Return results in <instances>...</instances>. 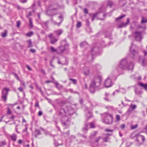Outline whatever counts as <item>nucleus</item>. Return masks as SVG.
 I'll list each match as a JSON object with an SVG mask.
<instances>
[{"label":"nucleus","instance_id":"e2e57ef3","mask_svg":"<svg viewBox=\"0 0 147 147\" xmlns=\"http://www.w3.org/2000/svg\"><path fill=\"white\" fill-rule=\"evenodd\" d=\"M104 99L106 100V101H109V99L107 97H105V98H104Z\"/></svg>","mask_w":147,"mask_h":147},{"label":"nucleus","instance_id":"864d4df0","mask_svg":"<svg viewBox=\"0 0 147 147\" xmlns=\"http://www.w3.org/2000/svg\"><path fill=\"white\" fill-rule=\"evenodd\" d=\"M84 12L86 13V14H87L88 13V9H86V8H85L84 9Z\"/></svg>","mask_w":147,"mask_h":147},{"label":"nucleus","instance_id":"2eb2a0df","mask_svg":"<svg viewBox=\"0 0 147 147\" xmlns=\"http://www.w3.org/2000/svg\"><path fill=\"white\" fill-rule=\"evenodd\" d=\"M59 18L61 19V20L60 23H57L55 22H54V23L55 25H57L58 26H59L63 20V16L62 15H61L59 17Z\"/></svg>","mask_w":147,"mask_h":147},{"label":"nucleus","instance_id":"4d7b16f0","mask_svg":"<svg viewBox=\"0 0 147 147\" xmlns=\"http://www.w3.org/2000/svg\"><path fill=\"white\" fill-rule=\"evenodd\" d=\"M109 139V137H105L104 139V140L105 141V142H107L108 140Z\"/></svg>","mask_w":147,"mask_h":147},{"label":"nucleus","instance_id":"bf43d9fd","mask_svg":"<svg viewBox=\"0 0 147 147\" xmlns=\"http://www.w3.org/2000/svg\"><path fill=\"white\" fill-rule=\"evenodd\" d=\"M18 90L20 92H22L23 91V89L21 87H20L18 88Z\"/></svg>","mask_w":147,"mask_h":147},{"label":"nucleus","instance_id":"e433bc0d","mask_svg":"<svg viewBox=\"0 0 147 147\" xmlns=\"http://www.w3.org/2000/svg\"><path fill=\"white\" fill-rule=\"evenodd\" d=\"M86 42H82L80 44V46L81 47H82L86 45Z\"/></svg>","mask_w":147,"mask_h":147},{"label":"nucleus","instance_id":"aec40b11","mask_svg":"<svg viewBox=\"0 0 147 147\" xmlns=\"http://www.w3.org/2000/svg\"><path fill=\"white\" fill-rule=\"evenodd\" d=\"M10 137L11 140L14 141H15L16 140L17 138V136L15 134H13L10 136Z\"/></svg>","mask_w":147,"mask_h":147},{"label":"nucleus","instance_id":"412c9836","mask_svg":"<svg viewBox=\"0 0 147 147\" xmlns=\"http://www.w3.org/2000/svg\"><path fill=\"white\" fill-rule=\"evenodd\" d=\"M135 94L137 95H139L142 94V92L141 90L138 88H136L135 90Z\"/></svg>","mask_w":147,"mask_h":147},{"label":"nucleus","instance_id":"8fccbe9b","mask_svg":"<svg viewBox=\"0 0 147 147\" xmlns=\"http://www.w3.org/2000/svg\"><path fill=\"white\" fill-rule=\"evenodd\" d=\"M139 136H141L142 138V139L143 142H144L145 141V138L143 136H141L140 135Z\"/></svg>","mask_w":147,"mask_h":147},{"label":"nucleus","instance_id":"c03bdc74","mask_svg":"<svg viewBox=\"0 0 147 147\" xmlns=\"http://www.w3.org/2000/svg\"><path fill=\"white\" fill-rule=\"evenodd\" d=\"M43 114L42 112L41 111H40L38 113V115L39 116H41Z\"/></svg>","mask_w":147,"mask_h":147},{"label":"nucleus","instance_id":"5701e85b","mask_svg":"<svg viewBox=\"0 0 147 147\" xmlns=\"http://www.w3.org/2000/svg\"><path fill=\"white\" fill-rule=\"evenodd\" d=\"M88 124L86 123H85V127H84L82 129V130L84 131V132H85L86 131H87L88 130Z\"/></svg>","mask_w":147,"mask_h":147},{"label":"nucleus","instance_id":"0eeeda50","mask_svg":"<svg viewBox=\"0 0 147 147\" xmlns=\"http://www.w3.org/2000/svg\"><path fill=\"white\" fill-rule=\"evenodd\" d=\"M113 83L110 78V77H108L105 82L104 85L105 87L106 88H109L111 87Z\"/></svg>","mask_w":147,"mask_h":147},{"label":"nucleus","instance_id":"603ef678","mask_svg":"<svg viewBox=\"0 0 147 147\" xmlns=\"http://www.w3.org/2000/svg\"><path fill=\"white\" fill-rule=\"evenodd\" d=\"M145 60L144 59H143L142 60V66L145 65V63H144Z\"/></svg>","mask_w":147,"mask_h":147},{"label":"nucleus","instance_id":"79ce46f5","mask_svg":"<svg viewBox=\"0 0 147 147\" xmlns=\"http://www.w3.org/2000/svg\"><path fill=\"white\" fill-rule=\"evenodd\" d=\"M11 114V111L9 108H7V114Z\"/></svg>","mask_w":147,"mask_h":147},{"label":"nucleus","instance_id":"1a4fd4ad","mask_svg":"<svg viewBox=\"0 0 147 147\" xmlns=\"http://www.w3.org/2000/svg\"><path fill=\"white\" fill-rule=\"evenodd\" d=\"M133 46V43H132L131 46L130 48V53L133 55V56H131L132 57L134 58V57H136L138 56V51H136L134 49H132V48Z\"/></svg>","mask_w":147,"mask_h":147},{"label":"nucleus","instance_id":"69168bd1","mask_svg":"<svg viewBox=\"0 0 147 147\" xmlns=\"http://www.w3.org/2000/svg\"><path fill=\"white\" fill-rule=\"evenodd\" d=\"M144 55L145 56H146L147 55V52L146 51H144Z\"/></svg>","mask_w":147,"mask_h":147},{"label":"nucleus","instance_id":"c9c22d12","mask_svg":"<svg viewBox=\"0 0 147 147\" xmlns=\"http://www.w3.org/2000/svg\"><path fill=\"white\" fill-rule=\"evenodd\" d=\"M125 16V15H122V16H120L119 17V18H117L116 19V21H117V20H118L119 19H120L123 18V17Z\"/></svg>","mask_w":147,"mask_h":147},{"label":"nucleus","instance_id":"f03ea898","mask_svg":"<svg viewBox=\"0 0 147 147\" xmlns=\"http://www.w3.org/2000/svg\"><path fill=\"white\" fill-rule=\"evenodd\" d=\"M119 66L121 69H126L132 71L134 68V64L132 62L128 63L126 59H124L120 62Z\"/></svg>","mask_w":147,"mask_h":147},{"label":"nucleus","instance_id":"dca6fc26","mask_svg":"<svg viewBox=\"0 0 147 147\" xmlns=\"http://www.w3.org/2000/svg\"><path fill=\"white\" fill-rule=\"evenodd\" d=\"M90 73L89 69L88 67L86 68L85 69L84 74L86 76H88Z\"/></svg>","mask_w":147,"mask_h":147},{"label":"nucleus","instance_id":"09e8293b","mask_svg":"<svg viewBox=\"0 0 147 147\" xmlns=\"http://www.w3.org/2000/svg\"><path fill=\"white\" fill-rule=\"evenodd\" d=\"M91 115H92L91 112H88V115L87 116V117L88 116L89 117H88V118L89 119L91 117Z\"/></svg>","mask_w":147,"mask_h":147},{"label":"nucleus","instance_id":"774afa93","mask_svg":"<svg viewBox=\"0 0 147 147\" xmlns=\"http://www.w3.org/2000/svg\"><path fill=\"white\" fill-rule=\"evenodd\" d=\"M105 97H107L109 95V94L107 93H105Z\"/></svg>","mask_w":147,"mask_h":147},{"label":"nucleus","instance_id":"6ab92c4d","mask_svg":"<svg viewBox=\"0 0 147 147\" xmlns=\"http://www.w3.org/2000/svg\"><path fill=\"white\" fill-rule=\"evenodd\" d=\"M63 32V30L60 29L57 30H56L55 31V33L58 36H59Z\"/></svg>","mask_w":147,"mask_h":147},{"label":"nucleus","instance_id":"ddd939ff","mask_svg":"<svg viewBox=\"0 0 147 147\" xmlns=\"http://www.w3.org/2000/svg\"><path fill=\"white\" fill-rule=\"evenodd\" d=\"M15 75L17 78V80L20 81L21 85L22 86H23L24 88H25L26 87L23 81L22 80H20L16 74H15Z\"/></svg>","mask_w":147,"mask_h":147},{"label":"nucleus","instance_id":"9b49d317","mask_svg":"<svg viewBox=\"0 0 147 147\" xmlns=\"http://www.w3.org/2000/svg\"><path fill=\"white\" fill-rule=\"evenodd\" d=\"M49 36L51 40V42L52 44H53L56 42L57 39L55 37L53 36L52 34H50L49 35Z\"/></svg>","mask_w":147,"mask_h":147},{"label":"nucleus","instance_id":"6e6552de","mask_svg":"<svg viewBox=\"0 0 147 147\" xmlns=\"http://www.w3.org/2000/svg\"><path fill=\"white\" fill-rule=\"evenodd\" d=\"M135 38L137 41H140L142 38L141 32L138 31L136 32H135Z\"/></svg>","mask_w":147,"mask_h":147},{"label":"nucleus","instance_id":"de8ad7c7","mask_svg":"<svg viewBox=\"0 0 147 147\" xmlns=\"http://www.w3.org/2000/svg\"><path fill=\"white\" fill-rule=\"evenodd\" d=\"M35 132L38 135H40V132L38 129H36L35 130Z\"/></svg>","mask_w":147,"mask_h":147},{"label":"nucleus","instance_id":"f257e3e1","mask_svg":"<svg viewBox=\"0 0 147 147\" xmlns=\"http://www.w3.org/2000/svg\"><path fill=\"white\" fill-rule=\"evenodd\" d=\"M74 105L66 106L64 109H61L59 112V115L61 116V121L63 125L69 124V119L68 116L71 115L75 112Z\"/></svg>","mask_w":147,"mask_h":147},{"label":"nucleus","instance_id":"3c124183","mask_svg":"<svg viewBox=\"0 0 147 147\" xmlns=\"http://www.w3.org/2000/svg\"><path fill=\"white\" fill-rule=\"evenodd\" d=\"M20 24V21H18L17 22V27H19Z\"/></svg>","mask_w":147,"mask_h":147},{"label":"nucleus","instance_id":"4be33fe9","mask_svg":"<svg viewBox=\"0 0 147 147\" xmlns=\"http://www.w3.org/2000/svg\"><path fill=\"white\" fill-rule=\"evenodd\" d=\"M55 84L56 85V87L60 89L62 87V86L59 84L57 82H55Z\"/></svg>","mask_w":147,"mask_h":147},{"label":"nucleus","instance_id":"72a5a7b5","mask_svg":"<svg viewBox=\"0 0 147 147\" xmlns=\"http://www.w3.org/2000/svg\"><path fill=\"white\" fill-rule=\"evenodd\" d=\"M35 107H38L39 108H40L39 104V103L38 101H36L35 104Z\"/></svg>","mask_w":147,"mask_h":147},{"label":"nucleus","instance_id":"423d86ee","mask_svg":"<svg viewBox=\"0 0 147 147\" xmlns=\"http://www.w3.org/2000/svg\"><path fill=\"white\" fill-rule=\"evenodd\" d=\"M9 91V89L7 88H5L2 90V98L5 101L6 100L7 97L8 95V92Z\"/></svg>","mask_w":147,"mask_h":147},{"label":"nucleus","instance_id":"37998d69","mask_svg":"<svg viewBox=\"0 0 147 147\" xmlns=\"http://www.w3.org/2000/svg\"><path fill=\"white\" fill-rule=\"evenodd\" d=\"M125 127V125L124 124H122L120 126V128L121 129H123Z\"/></svg>","mask_w":147,"mask_h":147},{"label":"nucleus","instance_id":"393cba45","mask_svg":"<svg viewBox=\"0 0 147 147\" xmlns=\"http://www.w3.org/2000/svg\"><path fill=\"white\" fill-rule=\"evenodd\" d=\"M107 4L108 6H109L111 7L112 5H113V3L112 1L110 0H109L108 1Z\"/></svg>","mask_w":147,"mask_h":147},{"label":"nucleus","instance_id":"9d476101","mask_svg":"<svg viewBox=\"0 0 147 147\" xmlns=\"http://www.w3.org/2000/svg\"><path fill=\"white\" fill-rule=\"evenodd\" d=\"M69 45L67 44L65 45V47L61 46L58 49V53H62L65 50H67V47H68Z\"/></svg>","mask_w":147,"mask_h":147},{"label":"nucleus","instance_id":"c85d7f7f","mask_svg":"<svg viewBox=\"0 0 147 147\" xmlns=\"http://www.w3.org/2000/svg\"><path fill=\"white\" fill-rule=\"evenodd\" d=\"M69 80L71 81L74 84H77V80L76 79H74L72 78H69Z\"/></svg>","mask_w":147,"mask_h":147},{"label":"nucleus","instance_id":"cd10ccee","mask_svg":"<svg viewBox=\"0 0 147 147\" xmlns=\"http://www.w3.org/2000/svg\"><path fill=\"white\" fill-rule=\"evenodd\" d=\"M27 42L28 43V47H32V43L31 40H28L27 41Z\"/></svg>","mask_w":147,"mask_h":147},{"label":"nucleus","instance_id":"7ed1b4c3","mask_svg":"<svg viewBox=\"0 0 147 147\" xmlns=\"http://www.w3.org/2000/svg\"><path fill=\"white\" fill-rule=\"evenodd\" d=\"M101 82V79L99 77L95 78L92 81L90 88V90L91 92L93 93L94 92L95 88L99 85Z\"/></svg>","mask_w":147,"mask_h":147},{"label":"nucleus","instance_id":"20e7f679","mask_svg":"<svg viewBox=\"0 0 147 147\" xmlns=\"http://www.w3.org/2000/svg\"><path fill=\"white\" fill-rule=\"evenodd\" d=\"M104 117L102 119V122L105 123L110 124L112 123L113 117L111 114L107 113H104L103 115Z\"/></svg>","mask_w":147,"mask_h":147},{"label":"nucleus","instance_id":"5fc2aeb1","mask_svg":"<svg viewBox=\"0 0 147 147\" xmlns=\"http://www.w3.org/2000/svg\"><path fill=\"white\" fill-rule=\"evenodd\" d=\"M132 110V109L130 107L128 109L127 111V112L128 113H130L131 112Z\"/></svg>","mask_w":147,"mask_h":147},{"label":"nucleus","instance_id":"bb28decb","mask_svg":"<svg viewBox=\"0 0 147 147\" xmlns=\"http://www.w3.org/2000/svg\"><path fill=\"white\" fill-rule=\"evenodd\" d=\"M29 26L30 27V28H32L33 27V23H32V21L31 18H29Z\"/></svg>","mask_w":147,"mask_h":147},{"label":"nucleus","instance_id":"f704fd0d","mask_svg":"<svg viewBox=\"0 0 147 147\" xmlns=\"http://www.w3.org/2000/svg\"><path fill=\"white\" fill-rule=\"evenodd\" d=\"M0 144L1 146L5 145H6V142L5 141H1L0 142Z\"/></svg>","mask_w":147,"mask_h":147},{"label":"nucleus","instance_id":"473e14b6","mask_svg":"<svg viewBox=\"0 0 147 147\" xmlns=\"http://www.w3.org/2000/svg\"><path fill=\"white\" fill-rule=\"evenodd\" d=\"M51 51L52 52H54L57 51V49H55L53 47H51L50 48Z\"/></svg>","mask_w":147,"mask_h":147},{"label":"nucleus","instance_id":"b1692460","mask_svg":"<svg viewBox=\"0 0 147 147\" xmlns=\"http://www.w3.org/2000/svg\"><path fill=\"white\" fill-rule=\"evenodd\" d=\"M7 31L6 30H5V32L2 33L1 34V36L3 37H5L7 35Z\"/></svg>","mask_w":147,"mask_h":147},{"label":"nucleus","instance_id":"58836bf2","mask_svg":"<svg viewBox=\"0 0 147 147\" xmlns=\"http://www.w3.org/2000/svg\"><path fill=\"white\" fill-rule=\"evenodd\" d=\"M120 116L119 115H116V119L117 121H119L120 120Z\"/></svg>","mask_w":147,"mask_h":147},{"label":"nucleus","instance_id":"4c0bfd02","mask_svg":"<svg viewBox=\"0 0 147 147\" xmlns=\"http://www.w3.org/2000/svg\"><path fill=\"white\" fill-rule=\"evenodd\" d=\"M81 23L80 22H78L77 24V27L78 28H79L81 26Z\"/></svg>","mask_w":147,"mask_h":147},{"label":"nucleus","instance_id":"ea45409f","mask_svg":"<svg viewBox=\"0 0 147 147\" xmlns=\"http://www.w3.org/2000/svg\"><path fill=\"white\" fill-rule=\"evenodd\" d=\"M90 127H91V128L95 127V125L93 123H90Z\"/></svg>","mask_w":147,"mask_h":147},{"label":"nucleus","instance_id":"0e129e2a","mask_svg":"<svg viewBox=\"0 0 147 147\" xmlns=\"http://www.w3.org/2000/svg\"><path fill=\"white\" fill-rule=\"evenodd\" d=\"M26 67L27 68L30 70H31V68L28 65H26Z\"/></svg>","mask_w":147,"mask_h":147},{"label":"nucleus","instance_id":"c756f323","mask_svg":"<svg viewBox=\"0 0 147 147\" xmlns=\"http://www.w3.org/2000/svg\"><path fill=\"white\" fill-rule=\"evenodd\" d=\"M130 107L131 108L132 110H134L136 108V105H130Z\"/></svg>","mask_w":147,"mask_h":147},{"label":"nucleus","instance_id":"2f4dec72","mask_svg":"<svg viewBox=\"0 0 147 147\" xmlns=\"http://www.w3.org/2000/svg\"><path fill=\"white\" fill-rule=\"evenodd\" d=\"M106 108L108 109L109 110H113L114 109V107L112 106H108L106 107Z\"/></svg>","mask_w":147,"mask_h":147},{"label":"nucleus","instance_id":"6e6d98bb","mask_svg":"<svg viewBox=\"0 0 147 147\" xmlns=\"http://www.w3.org/2000/svg\"><path fill=\"white\" fill-rule=\"evenodd\" d=\"M18 125H16V131L18 134L20 133V132L18 131Z\"/></svg>","mask_w":147,"mask_h":147},{"label":"nucleus","instance_id":"39448f33","mask_svg":"<svg viewBox=\"0 0 147 147\" xmlns=\"http://www.w3.org/2000/svg\"><path fill=\"white\" fill-rule=\"evenodd\" d=\"M59 6L57 4H53L50 5L49 7L50 10H47L46 11V14L48 15L53 16L56 14V13L53 14L51 13L53 11L57 10L59 8Z\"/></svg>","mask_w":147,"mask_h":147},{"label":"nucleus","instance_id":"49530a36","mask_svg":"<svg viewBox=\"0 0 147 147\" xmlns=\"http://www.w3.org/2000/svg\"><path fill=\"white\" fill-rule=\"evenodd\" d=\"M137 126H138V125H132L131 126V129H135L136 128H137Z\"/></svg>","mask_w":147,"mask_h":147},{"label":"nucleus","instance_id":"7c9ffc66","mask_svg":"<svg viewBox=\"0 0 147 147\" xmlns=\"http://www.w3.org/2000/svg\"><path fill=\"white\" fill-rule=\"evenodd\" d=\"M33 34V32H30L26 34V35L29 37L31 36Z\"/></svg>","mask_w":147,"mask_h":147},{"label":"nucleus","instance_id":"a18cd8bd","mask_svg":"<svg viewBox=\"0 0 147 147\" xmlns=\"http://www.w3.org/2000/svg\"><path fill=\"white\" fill-rule=\"evenodd\" d=\"M105 131L107 132H112L113 131V130L111 129H105Z\"/></svg>","mask_w":147,"mask_h":147},{"label":"nucleus","instance_id":"338daca9","mask_svg":"<svg viewBox=\"0 0 147 147\" xmlns=\"http://www.w3.org/2000/svg\"><path fill=\"white\" fill-rule=\"evenodd\" d=\"M18 143L19 144H21L22 143V141L21 140H19L18 141Z\"/></svg>","mask_w":147,"mask_h":147},{"label":"nucleus","instance_id":"13d9d810","mask_svg":"<svg viewBox=\"0 0 147 147\" xmlns=\"http://www.w3.org/2000/svg\"><path fill=\"white\" fill-rule=\"evenodd\" d=\"M27 0H20V2L23 3H26Z\"/></svg>","mask_w":147,"mask_h":147},{"label":"nucleus","instance_id":"052dcab7","mask_svg":"<svg viewBox=\"0 0 147 147\" xmlns=\"http://www.w3.org/2000/svg\"><path fill=\"white\" fill-rule=\"evenodd\" d=\"M30 51L32 53H34L35 52V50L34 49H31Z\"/></svg>","mask_w":147,"mask_h":147},{"label":"nucleus","instance_id":"f8f14e48","mask_svg":"<svg viewBox=\"0 0 147 147\" xmlns=\"http://www.w3.org/2000/svg\"><path fill=\"white\" fill-rule=\"evenodd\" d=\"M129 22V18L127 19V22L126 23H123L121 24L119 26V28H122L125 27L127 25Z\"/></svg>","mask_w":147,"mask_h":147},{"label":"nucleus","instance_id":"f3484780","mask_svg":"<svg viewBox=\"0 0 147 147\" xmlns=\"http://www.w3.org/2000/svg\"><path fill=\"white\" fill-rule=\"evenodd\" d=\"M140 136V134H136L134 133H132L131 134L130 137L131 138L133 139L135 137H138L139 136Z\"/></svg>","mask_w":147,"mask_h":147},{"label":"nucleus","instance_id":"680f3d73","mask_svg":"<svg viewBox=\"0 0 147 147\" xmlns=\"http://www.w3.org/2000/svg\"><path fill=\"white\" fill-rule=\"evenodd\" d=\"M32 15V13L31 12H30L29 13V14L28 15H27V17L28 18H29V16H31V15Z\"/></svg>","mask_w":147,"mask_h":147},{"label":"nucleus","instance_id":"a878e982","mask_svg":"<svg viewBox=\"0 0 147 147\" xmlns=\"http://www.w3.org/2000/svg\"><path fill=\"white\" fill-rule=\"evenodd\" d=\"M147 22V19H145L143 16L142 17L141 23H142Z\"/></svg>","mask_w":147,"mask_h":147},{"label":"nucleus","instance_id":"a211bd4d","mask_svg":"<svg viewBox=\"0 0 147 147\" xmlns=\"http://www.w3.org/2000/svg\"><path fill=\"white\" fill-rule=\"evenodd\" d=\"M138 85L143 87L145 90L147 91V84H144L140 82L138 83Z\"/></svg>","mask_w":147,"mask_h":147},{"label":"nucleus","instance_id":"4468645a","mask_svg":"<svg viewBox=\"0 0 147 147\" xmlns=\"http://www.w3.org/2000/svg\"><path fill=\"white\" fill-rule=\"evenodd\" d=\"M119 91L123 93H125L126 92L125 90L123 88H119V90H116L115 91L113 92V94L114 95L115 94V92H118Z\"/></svg>","mask_w":147,"mask_h":147},{"label":"nucleus","instance_id":"a19ab883","mask_svg":"<svg viewBox=\"0 0 147 147\" xmlns=\"http://www.w3.org/2000/svg\"><path fill=\"white\" fill-rule=\"evenodd\" d=\"M97 13H95L94 14L93 16H92V21H93L94 19L96 17L97 14Z\"/></svg>","mask_w":147,"mask_h":147}]
</instances>
